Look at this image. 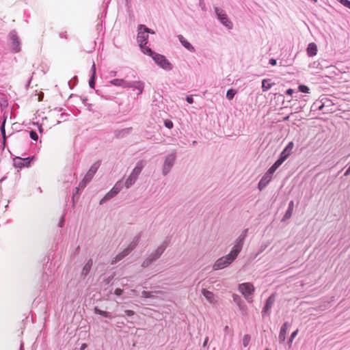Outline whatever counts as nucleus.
I'll list each match as a JSON object with an SVG mask.
<instances>
[{
  "instance_id": "f257e3e1",
  "label": "nucleus",
  "mask_w": 350,
  "mask_h": 350,
  "mask_svg": "<svg viewBox=\"0 0 350 350\" xmlns=\"http://www.w3.org/2000/svg\"><path fill=\"white\" fill-rule=\"evenodd\" d=\"M109 83L114 86L136 90H137V96L142 94L144 89V83L141 81H126L123 79H114L111 80Z\"/></svg>"
},
{
  "instance_id": "f03ea898",
  "label": "nucleus",
  "mask_w": 350,
  "mask_h": 350,
  "mask_svg": "<svg viewBox=\"0 0 350 350\" xmlns=\"http://www.w3.org/2000/svg\"><path fill=\"white\" fill-rule=\"evenodd\" d=\"M56 269L55 264L47 262L41 277L42 287L46 288L52 284L56 277Z\"/></svg>"
},
{
  "instance_id": "7ed1b4c3",
  "label": "nucleus",
  "mask_w": 350,
  "mask_h": 350,
  "mask_svg": "<svg viewBox=\"0 0 350 350\" xmlns=\"http://www.w3.org/2000/svg\"><path fill=\"white\" fill-rule=\"evenodd\" d=\"M144 167V164L143 161H139L136 163L135 167L125 181L124 186L126 189L130 188L135 184Z\"/></svg>"
},
{
  "instance_id": "20e7f679",
  "label": "nucleus",
  "mask_w": 350,
  "mask_h": 350,
  "mask_svg": "<svg viewBox=\"0 0 350 350\" xmlns=\"http://www.w3.org/2000/svg\"><path fill=\"white\" fill-rule=\"evenodd\" d=\"M237 256H235L232 253H230L224 256L217 259L213 266V270H219L229 266Z\"/></svg>"
},
{
  "instance_id": "39448f33",
  "label": "nucleus",
  "mask_w": 350,
  "mask_h": 350,
  "mask_svg": "<svg viewBox=\"0 0 350 350\" xmlns=\"http://www.w3.org/2000/svg\"><path fill=\"white\" fill-rule=\"evenodd\" d=\"M239 291L249 303H252L253 301L252 295L255 288L252 283L244 282L240 284L239 285Z\"/></svg>"
},
{
  "instance_id": "423d86ee",
  "label": "nucleus",
  "mask_w": 350,
  "mask_h": 350,
  "mask_svg": "<svg viewBox=\"0 0 350 350\" xmlns=\"http://www.w3.org/2000/svg\"><path fill=\"white\" fill-rule=\"evenodd\" d=\"M176 159V152L175 151L168 154L164 159L162 168V174L167 176L173 167Z\"/></svg>"
},
{
  "instance_id": "0eeeda50",
  "label": "nucleus",
  "mask_w": 350,
  "mask_h": 350,
  "mask_svg": "<svg viewBox=\"0 0 350 350\" xmlns=\"http://www.w3.org/2000/svg\"><path fill=\"white\" fill-rule=\"evenodd\" d=\"M248 232V229L246 228L242 231L241 234L238 237V238L235 240L234 243V245L230 251L235 256H238L239 254L241 251L245 239L247 237Z\"/></svg>"
},
{
  "instance_id": "6e6552de",
  "label": "nucleus",
  "mask_w": 350,
  "mask_h": 350,
  "mask_svg": "<svg viewBox=\"0 0 350 350\" xmlns=\"http://www.w3.org/2000/svg\"><path fill=\"white\" fill-rule=\"evenodd\" d=\"M214 10L218 21L227 29H232L233 27V24L228 18L225 11L218 7L214 8Z\"/></svg>"
},
{
  "instance_id": "1a4fd4ad",
  "label": "nucleus",
  "mask_w": 350,
  "mask_h": 350,
  "mask_svg": "<svg viewBox=\"0 0 350 350\" xmlns=\"http://www.w3.org/2000/svg\"><path fill=\"white\" fill-rule=\"evenodd\" d=\"M153 60L158 66L166 71H170L173 69V65L163 55L159 53L154 55Z\"/></svg>"
},
{
  "instance_id": "9d476101",
  "label": "nucleus",
  "mask_w": 350,
  "mask_h": 350,
  "mask_svg": "<svg viewBox=\"0 0 350 350\" xmlns=\"http://www.w3.org/2000/svg\"><path fill=\"white\" fill-rule=\"evenodd\" d=\"M10 39L11 40L12 51L14 53H18L21 51V42L17 36L16 31H12L9 34Z\"/></svg>"
},
{
  "instance_id": "9b49d317",
  "label": "nucleus",
  "mask_w": 350,
  "mask_h": 350,
  "mask_svg": "<svg viewBox=\"0 0 350 350\" xmlns=\"http://www.w3.org/2000/svg\"><path fill=\"white\" fill-rule=\"evenodd\" d=\"M34 157H28L26 158H21L16 157L14 159V166L17 168H23L24 167H29L31 161L34 159Z\"/></svg>"
},
{
  "instance_id": "f8f14e48",
  "label": "nucleus",
  "mask_w": 350,
  "mask_h": 350,
  "mask_svg": "<svg viewBox=\"0 0 350 350\" xmlns=\"http://www.w3.org/2000/svg\"><path fill=\"white\" fill-rule=\"evenodd\" d=\"M275 301V294H271L267 299L265 304L264 307L262 310V316H269L271 314V309L274 304V302Z\"/></svg>"
},
{
  "instance_id": "ddd939ff",
  "label": "nucleus",
  "mask_w": 350,
  "mask_h": 350,
  "mask_svg": "<svg viewBox=\"0 0 350 350\" xmlns=\"http://www.w3.org/2000/svg\"><path fill=\"white\" fill-rule=\"evenodd\" d=\"M100 166V161L94 162L85 175V181H91L94 174Z\"/></svg>"
},
{
  "instance_id": "4468645a",
  "label": "nucleus",
  "mask_w": 350,
  "mask_h": 350,
  "mask_svg": "<svg viewBox=\"0 0 350 350\" xmlns=\"http://www.w3.org/2000/svg\"><path fill=\"white\" fill-rule=\"evenodd\" d=\"M169 244V240L165 239L161 245H159L157 250L151 253L150 254L153 256L154 258H155L156 260L160 258V256L162 255V254L164 252L167 247Z\"/></svg>"
},
{
  "instance_id": "2eb2a0df",
  "label": "nucleus",
  "mask_w": 350,
  "mask_h": 350,
  "mask_svg": "<svg viewBox=\"0 0 350 350\" xmlns=\"http://www.w3.org/2000/svg\"><path fill=\"white\" fill-rule=\"evenodd\" d=\"M291 326V323L288 322H284L280 328V331L278 336L279 342L280 343L284 342L286 340V334L288 327Z\"/></svg>"
},
{
  "instance_id": "dca6fc26",
  "label": "nucleus",
  "mask_w": 350,
  "mask_h": 350,
  "mask_svg": "<svg viewBox=\"0 0 350 350\" xmlns=\"http://www.w3.org/2000/svg\"><path fill=\"white\" fill-rule=\"evenodd\" d=\"M293 147V142H290L284 148V149L282 151L279 157L285 161L288 157V156L292 153V150Z\"/></svg>"
},
{
  "instance_id": "f3484780",
  "label": "nucleus",
  "mask_w": 350,
  "mask_h": 350,
  "mask_svg": "<svg viewBox=\"0 0 350 350\" xmlns=\"http://www.w3.org/2000/svg\"><path fill=\"white\" fill-rule=\"evenodd\" d=\"M92 264H93L92 259L90 258L87 261V262L85 264V265L83 266V267L81 270V275H80L81 278L85 279L86 278V276L89 274V273L92 269Z\"/></svg>"
},
{
  "instance_id": "a211bd4d",
  "label": "nucleus",
  "mask_w": 350,
  "mask_h": 350,
  "mask_svg": "<svg viewBox=\"0 0 350 350\" xmlns=\"http://www.w3.org/2000/svg\"><path fill=\"white\" fill-rule=\"evenodd\" d=\"M178 39L181 44L189 51L191 53H194L196 51L193 46L189 41H187L183 35H178Z\"/></svg>"
},
{
  "instance_id": "6ab92c4d",
  "label": "nucleus",
  "mask_w": 350,
  "mask_h": 350,
  "mask_svg": "<svg viewBox=\"0 0 350 350\" xmlns=\"http://www.w3.org/2000/svg\"><path fill=\"white\" fill-rule=\"evenodd\" d=\"M148 36L144 32V31L142 32L141 30H139L137 40L139 43V47H143V46L146 45L148 43Z\"/></svg>"
},
{
  "instance_id": "aec40b11",
  "label": "nucleus",
  "mask_w": 350,
  "mask_h": 350,
  "mask_svg": "<svg viewBox=\"0 0 350 350\" xmlns=\"http://www.w3.org/2000/svg\"><path fill=\"white\" fill-rule=\"evenodd\" d=\"M271 179L272 178L271 176H269L268 175L265 174L258 183V188L259 189V190L262 191V189H264L269 184V183L271 180Z\"/></svg>"
},
{
  "instance_id": "412c9836",
  "label": "nucleus",
  "mask_w": 350,
  "mask_h": 350,
  "mask_svg": "<svg viewBox=\"0 0 350 350\" xmlns=\"http://www.w3.org/2000/svg\"><path fill=\"white\" fill-rule=\"evenodd\" d=\"M317 46L315 43L311 42L308 44L306 49L307 54L309 57H313L317 53Z\"/></svg>"
},
{
  "instance_id": "4be33fe9",
  "label": "nucleus",
  "mask_w": 350,
  "mask_h": 350,
  "mask_svg": "<svg viewBox=\"0 0 350 350\" xmlns=\"http://www.w3.org/2000/svg\"><path fill=\"white\" fill-rule=\"evenodd\" d=\"M130 251L128 250L127 248H125L122 252L119 253L116 256V257L112 260L111 264H116V262L122 260L124 257L128 256L130 254Z\"/></svg>"
},
{
  "instance_id": "5701e85b",
  "label": "nucleus",
  "mask_w": 350,
  "mask_h": 350,
  "mask_svg": "<svg viewBox=\"0 0 350 350\" xmlns=\"http://www.w3.org/2000/svg\"><path fill=\"white\" fill-rule=\"evenodd\" d=\"M293 208H294V202L293 200H291L288 203V208L284 215L282 221H284V220H286V219H288L289 218H291V217L292 216V214H293Z\"/></svg>"
},
{
  "instance_id": "b1692460",
  "label": "nucleus",
  "mask_w": 350,
  "mask_h": 350,
  "mask_svg": "<svg viewBox=\"0 0 350 350\" xmlns=\"http://www.w3.org/2000/svg\"><path fill=\"white\" fill-rule=\"evenodd\" d=\"M132 130V128H125L121 130L115 131V136L117 138H122L126 135H129Z\"/></svg>"
},
{
  "instance_id": "393cba45",
  "label": "nucleus",
  "mask_w": 350,
  "mask_h": 350,
  "mask_svg": "<svg viewBox=\"0 0 350 350\" xmlns=\"http://www.w3.org/2000/svg\"><path fill=\"white\" fill-rule=\"evenodd\" d=\"M140 239H141V233H139V234L136 235L133 241L131 242V243L128 245V247H126L128 249L129 251L131 252L132 250H133L136 246L138 245L139 241H140Z\"/></svg>"
},
{
  "instance_id": "a878e982",
  "label": "nucleus",
  "mask_w": 350,
  "mask_h": 350,
  "mask_svg": "<svg viewBox=\"0 0 350 350\" xmlns=\"http://www.w3.org/2000/svg\"><path fill=\"white\" fill-rule=\"evenodd\" d=\"M117 195V193L111 189L109 192H107L105 196L100 200V204H103L107 202L108 200H111L113 197H115Z\"/></svg>"
},
{
  "instance_id": "bb28decb",
  "label": "nucleus",
  "mask_w": 350,
  "mask_h": 350,
  "mask_svg": "<svg viewBox=\"0 0 350 350\" xmlns=\"http://www.w3.org/2000/svg\"><path fill=\"white\" fill-rule=\"evenodd\" d=\"M202 293L210 303H213L215 301L214 294L212 292L205 288H202Z\"/></svg>"
},
{
  "instance_id": "cd10ccee",
  "label": "nucleus",
  "mask_w": 350,
  "mask_h": 350,
  "mask_svg": "<svg viewBox=\"0 0 350 350\" xmlns=\"http://www.w3.org/2000/svg\"><path fill=\"white\" fill-rule=\"evenodd\" d=\"M271 79H264L262 81V92H267L274 85L273 83H270Z\"/></svg>"
},
{
  "instance_id": "c85d7f7f",
  "label": "nucleus",
  "mask_w": 350,
  "mask_h": 350,
  "mask_svg": "<svg viewBox=\"0 0 350 350\" xmlns=\"http://www.w3.org/2000/svg\"><path fill=\"white\" fill-rule=\"evenodd\" d=\"M140 48L142 49V51L144 54L151 57L152 59H153V57H154V55H157L158 54L157 53L153 51L150 47L146 46V45L143 46V47H140Z\"/></svg>"
},
{
  "instance_id": "c756f323",
  "label": "nucleus",
  "mask_w": 350,
  "mask_h": 350,
  "mask_svg": "<svg viewBox=\"0 0 350 350\" xmlns=\"http://www.w3.org/2000/svg\"><path fill=\"white\" fill-rule=\"evenodd\" d=\"M94 313L96 314L101 315L106 318H109V319L112 318V316L111 315L110 312L102 310L97 307L94 308Z\"/></svg>"
},
{
  "instance_id": "7c9ffc66",
  "label": "nucleus",
  "mask_w": 350,
  "mask_h": 350,
  "mask_svg": "<svg viewBox=\"0 0 350 350\" xmlns=\"http://www.w3.org/2000/svg\"><path fill=\"white\" fill-rule=\"evenodd\" d=\"M155 258L153 257L151 254H150L142 262V267H148L154 261H155Z\"/></svg>"
},
{
  "instance_id": "2f4dec72",
  "label": "nucleus",
  "mask_w": 350,
  "mask_h": 350,
  "mask_svg": "<svg viewBox=\"0 0 350 350\" xmlns=\"http://www.w3.org/2000/svg\"><path fill=\"white\" fill-rule=\"evenodd\" d=\"M325 103L321 100L314 102L312 105V109L314 111H321L324 107Z\"/></svg>"
},
{
  "instance_id": "473e14b6",
  "label": "nucleus",
  "mask_w": 350,
  "mask_h": 350,
  "mask_svg": "<svg viewBox=\"0 0 350 350\" xmlns=\"http://www.w3.org/2000/svg\"><path fill=\"white\" fill-rule=\"evenodd\" d=\"M123 188V183L122 181H118L112 187V189L118 194Z\"/></svg>"
},
{
  "instance_id": "72a5a7b5",
  "label": "nucleus",
  "mask_w": 350,
  "mask_h": 350,
  "mask_svg": "<svg viewBox=\"0 0 350 350\" xmlns=\"http://www.w3.org/2000/svg\"><path fill=\"white\" fill-rule=\"evenodd\" d=\"M237 94V91L234 89H229L226 92V98L231 100L234 97L235 94Z\"/></svg>"
},
{
  "instance_id": "f704fd0d",
  "label": "nucleus",
  "mask_w": 350,
  "mask_h": 350,
  "mask_svg": "<svg viewBox=\"0 0 350 350\" xmlns=\"http://www.w3.org/2000/svg\"><path fill=\"white\" fill-rule=\"evenodd\" d=\"M5 121H6V118H4L3 121L1 123V125L0 126V131H1L2 137L4 140L5 139Z\"/></svg>"
},
{
  "instance_id": "c9c22d12",
  "label": "nucleus",
  "mask_w": 350,
  "mask_h": 350,
  "mask_svg": "<svg viewBox=\"0 0 350 350\" xmlns=\"http://www.w3.org/2000/svg\"><path fill=\"white\" fill-rule=\"evenodd\" d=\"M298 90L299 92H303V93H309V91H310V88L307 85H305L303 84L299 85L298 86Z\"/></svg>"
},
{
  "instance_id": "e433bc0d",
  "label": "nucleus",
  "mask_w": 350,
  "mask_h": 350,
  "mask_svg": "<svg viewBox=\"0 0 350 350\" xmlns=\"http://www.w3.org/2000/svg\"><path fill=\"white\" fill-rule=\"evenodd\" d=\"M250 341V336L249 334H245L243 338V345L246 347Z\"/></svg>"
},
{
  "instance_id": "4c0bfd02",
  "label": "nucleus",
  "mask_w": 350,
  "mask_h": 350,
  "mask_svg": "<svg viewBox=\"0 0 350 350\" xmlns=\"http://www.w3.org/2000/svg\"><path fill=\"white\" fill-rule=\"evenodd\" d=\"M309 67L314 69H322V66L318 61H314L310 64Z\"/></svg>"
},
{
  "instance_id": "58836bf2",
  "label": "nucleus",
  "mask_w": 350,
  "mask_h": 350,
  "mask_svg": "<svg viewBox=\"0 0 350 350\" xmlns=\"http://www.w3.org/2000/svg\"><path fill=\"white\" fill-rule=\"evenodd\" d=\"M142 29H144V32H145L146 33H152V34H154V31L153 30H152V29H149V28L146 27L145 25H139V27H138V29H139V30H142Z\"/></svg>"
},
{
  "instance_id": "ea45409f",
  "label": "nucleus",
  "mask_w": 350,
  "mask_h": 350,
  "mask_svg": "<svg viewBox=\"0 0 350 350\" xmlns=\"http://www.w3.org/2000/svg\"><path fill=\"white\" fill-rule=\"evenodd\" d=\"M297 334H298V329H296L295 331H294L291 333V336L288 340V343L290 346H291V343L293 342V339L297 335Z\"/></svg>"
},
{
  "instance_id": "a19ab883",
  "label": "nucleus",
  "mask_w": 350,
  "mask_h": 350,
  "mask_svg": "<svg viewBox=\"0 0 350 350\" xmlns=\"http://www.w3.org/2000/svg\"><path fill=\"white\" fill-rule=\"evenodd\" d=\"M29 136H30V138L33 141H37L38 139V135L37 133L34 131H31L29 132Z\"/></svg>"
},
{
  "instance_id": "79ce46f5",
  "label": "nucleus",
  "mask_w": 350,
  "mask_h": 350,
  "mask_svg": "<svg viewBox=\"0 0 350 350\" xmlns=\"http://www.w3.org/2000/svg\"><path fill=\"white\" fill-rule=\"evenodd\" d=\"M164 125L166 128L171 129L174 126L173 122L170 120H165L164 121Z\"/></svg>"
},
{
  "instance_id": "37998d69",
  "label": "nucleus",
  "mask_w": 350,
  "mask_h": 350,
  "mask_svg": "<svg viewBox=\"0 0 350 350\" xmlns=\"http://www.w3.org/2000/svg\"><path fill=\"white\" fill-rule=\"evenodd\" d=\"M339 3H340L345 7L350 9V1L349 0H337Z\"/></svg>"
},
{
  "instance_id": "c03bdc74",
  "label": "nucleus",
  "mask_w": 350,
  "mask_h": 350,
  "mask_svg": "<svg viewBox=\"0 0 350 350\" xmlns=\"http://www.w3.org/2000/svg\"><path fill=\"white\" fill-rule=\"evenodd\" d=\"M95 79H96V77L91 76L90 79L89 80V85L91 88H93V89L95 87Z\"/></svg>"
},
{
  "instance_id": "a18cd8bd",
  "label": "nucleus",
  "mask_w": 350,
  "mask_h": 350,
  "mask_svg": "<svg viewBox=\"0 0 350 350\" xmlns=\"http://www.w3.org/2000/svg\"><path fill=\"white\" fill-rule=\"evenodd\" d=\"M59 36L62 39H68V34L66 31H62L59 33Z\"/></svg>"
},
{
  "instance_id": "49530a36",
  "label": "nucleus",
  "mask_w": 350,
  "mask_h": 350,
  "mask_svg": "<svg viewBox=\"0 0 350 350\" xmlns=\"http://www.w3.org/2000/svg\"><path fill=\"white\" fill-rule=\"evenodd\" d=\"M142 297L149 298L152 297V293L146 291H143L142 292Z\"/></svg>"
},
{
  "instance_id": "de8ad7c7",
  "label": "nucleus",
  "mask_w": 350,
  "mask_h": 350,
  "mask_svg": "<svg viewBox=\"0 0 350 350\" xmlns=\"http://www.w3.org/2000/svg\"><path fill=\"white\" fill-rule=\"evenodd\" d=\"M284 161V160L279 157L278 159L275 161V163L273 164H275V166L279 167L283 163Z\"/></svg>"
},
{
  "instance_id": "09e8293b",
  "label": "nucleus",
  "mask_w": 350,
  "mask_h": 350,
  "mask_svg": "<svg viewBox=\"0 0 350 350\" xmlns=\"http://www.w3.org/2000/svg\"><path fill=\"white\" fill-rule=\"evenodd\" d=\"M90 181H85V177H84V178H83V180L79 183V187H81V188H84V187L86 186V185H87L88 183H90Z\"/></svg>"
},
{
  "instance_id": "8fccbe9b",
  "label": "nucleus",
  "mask_w": 350,
  "mask_h": 350,
  "mask_svg": "<svg viewBox=\"0 0 350 350\" xmlns=\"http://www.w3.org/2000/svg\"><path fill=\"white\" fill-rule=\"evenodd\" d=\"M122 293H123V290H122V289H121V288H116V289H115V291H114V294H115L116 295H117V296H120V295H122Z\"/></svg>"
},
{
  "instance_id": "3c124183",
  "label": "nucleus",
  "mask_w": 350,
  "mask_h": 350,
  "mask_svg": "<svg viewBox=\"0 0 350 350\" xmlns=\"http://www.w3.org/2000/svg\"><path fill=\"white\" fill-rule=\"evenodd\" d=\"M275 171L273 170V168H271V167L269 168V170L267 171V172L265 173V174L268 175L269 176H271L272 178V175L273 174V173L275 172Z\"/></svg>"
},
{
  "instance_id": "603ef678",
  "label": "nucleus",
  "mask_w": 350,
  "mask_h": 350,
  "mask_svg": "<svg viewBox=\"0 0 350 350\" xmlns=\"http://www.w3.org/2000/svg\"><path fill=\"white\" fill-rule=\"evenodd\" d=\"M124 313L128 317H132V316H133L135 314V312L131 310H126L124 311Z\"/></svg>"
},
{
  "instance_id": "864d4df0",
  "label": "nucleus",
  "mask_w": 350,
  "mask_h": 350,
  "mask_svg": "<svg viewBox=\"0 0 350 350\" xmlns=\"http://www.w3.org/2000/svg\"><path fill=\"white\" fill-rule=\"evenodd\" d=\"M186 101L189 103V104H192L193 103V98L192 97L191 95H189L186 97Z\"/></svg>"
},
{
  "instance_id": "5fc2aeb1",
  "label": "nucleus",
  "mask_w": 350,
  "mask_h": 350,
  "mask_svg": "<svg viewBox=\"0 0 350 350\" xmlns=\"http://www.w3.org/2000/svg\"><path fill=\"white\" fill-rule=\"evenodd\" d=\"M91 72H92L91 76L96 77V65H95L94 62H93V64H92V66L91 68Z\"/></svg>"
},
{
  "instance_id": "6e6d98bb",
  "label": "nucleus",
  "mask_w": 350,
  "mask_h": 350,
  "mask_svg": "<svg viewBox=\"0 0 350 350\" xmlns=\"http://www.w3.org/2000/svg\"><path fill=\"white\" fill-rule=\"evenodd\" d=\"M64 216L63 215V216L61 217V219H60V220H59V224H58L59 227L62 228V227H63V226H64Z\"/></svg>"
},
{
  "instance_id": "4d7b16f0",
  "label": "nucleus",
  "mask_w": 350,
  "mask_h": 350,
  "mask_svg": "<svg viewBox=\"0 0 350 350\" xmlns=\"http://www.w3.org/2000/svg\"><path fill=\"white\" fill-rule=\"evenodd\" d=\"M269 63L271 66H275L277 64V60L275 59L271 58L269 59Z\"/></svg>"
},
{
  "instance_id": "13d9d810",
  "label": "nucleus",
  "mask_w": 350,
  "mask_h": 350,
  "mask_svg": "<svg viewBox=\"0 0 350 350\" xmlns=\"http://www.w3.org/2000/svg\"><path fill=\"white\" fill-rule=\"evenodd\" d=\"M116 75H117V71L111 70L109 72V76L110 77H116Z\"/></svg>"
},
{
  "instance_id": "bf43d9fd",
  "label": "nucleus",
  "mask_w": 350,
  "mask_h": 350,
  "mask_svg": "<svg viewBox=\"0 0 350 350\" xmlns=\"http://www.w3.org/2000/svg\"><path fill=\"white\" fill-rule=\"evenodd\" d=\"M294 92V90L291 89V88H289L288 90H286V94L287 95H289V96H291Z\"/></svg>"
},
{
  "instance_id": "052dcab7",
  "label": "nucleus",
  "mask_w": 350,
  "mask_h": 350,
  "mask_svg": "<svg viewBox=\"0 0 350 350\" xmlns=\"http://www.w3.org/2000/svg\"><path fill=\"white\" fill-rule=\"evenodd\" d=\"M208 341V337H206L204 338V342H203V347H206Z\"/></svg>"
},
{
  "instance_id": "680f3d73",
  "label": "nucleus",
  "mask_w": 350,
  "mask_h": 350,
  "mask_svg": "<svg viewBox=\"0 0 350 350\" xmlns=\"http://www.w3.org/2000/svg\"><path fill=\"white\" fill-rule=\"evenodd\" d=\"M350 174V167H349L347 170L345 171L344 176H347Z\"/></svg>"
},
{
  "instance_id": "e2e57ef3",
  "label": "nucleus",
  "mask_w": 350,
  "mask_h": 350,
  "mask_svg": "<svg viewBox=\"0 0 350 350\" xmlns=\"http://www.w3.org/2000/svg\"><path fill=\"white\" fill-rule=\"evenodd\" d=\"M88 347L86 343H83L81 346L80 350H84Z\"/></svg>"
},
{
  "instance_id": "0e129e2a",
  "label": "nucleus",
  "mask_w": 350,
  "mask_h": 350,
  "mask_svg": "<svg viewBox=\"0 0 350 350\" xmlns=\"http://www.w3.org/2000/svg\"><path fill=\"white\" fill-rule=\"evenodd\" d=\"M19 350H24V342L23 341L21 342Z\"/></svg>"
},
{
  "instance_id": "69168bd1",
  "label": "nucleus",
  "mask_w": 350,
  "mask_h": 350,
  "mask_svg": "<svg viewBox=\"0 0 350 350\" xmlns=\"http://www.w3.org/2000/svg\"><path fill=\"white\" fill-rule=\"evenodd\" d=\"M271 168H273V170H275V171L278 168V167L275 166V164H273V165L271 166Z\"/></svg>"
},
{
  "instance_id": "338daca9",
  "label": "nucleus",
  "mask_w": 350,
  "mask_h": 350,
  "mask_svg": "<svg viewBox=\"0 0 350 350\" xmlns=\"http://www.w3.org/2000/svg\"><path fill=\"white\" fill-rule=\"evenodd\" d=\"M228 328H229V327H228V325H226V326L224 327V331H225V332H227L228 331Z\"/></svg>"
},
{
  "instance_id": "774afa93",
  "label": "nucleus",
  "mask_w": 350,
  "mask_h": 350,
  "mask_svg": "<svg viewBox=\"0 0 350 350\" xmlns=\"http://www.w3.org/2000/svg\"><path fill=\"white\" fill-rule=\"evenodd\" d=\"M38 130H39V131H40V133H42V126H39V127H38Z\"/></svg>"
}]
</instances>
